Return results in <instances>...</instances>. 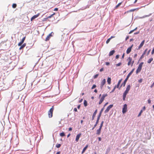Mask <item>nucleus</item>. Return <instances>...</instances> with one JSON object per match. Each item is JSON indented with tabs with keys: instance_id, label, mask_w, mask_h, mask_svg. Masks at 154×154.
<instances>
[{
	"instance_id": "nucleus-55",
	"label": "nucleus",
	"mask_w": 154,
	"mask_h": 154,
	"mask_svg": "<svg viewBox=\"0 0 154 154\" xmlns=\"http://www.w3.org/2000/svg\"><path fill=\"white\" fill-rule=\"evenodd\" d=\"M116 88V86H115V87H114V88L113 89V90H112V92H113V91H114L115 90V88Z\"/></svg>"
},
{
	"instance_id": "nucleus-26",
	"label": "nucleus",
	"mask_w": 154,
	"mask_h": 154,
	"mask_svg": "<svg viewBox=\"0 0 154 154\" xmlns=\"http://www.w3.org/2000/svg\"><path fill=\"white\" fill-rule=\"evenodd\" d=\"M84 104L85 106H87V102L86 100H84Z\"/></svg>"
},
{
	"instance_id": "nucleus-31",
	"label": "nucleus",
	"mask_w": 154,
	"mask_h": 154,
	"mask_svg": "<svg viewBox=\"0 0 154 154\" xmlns=\"http://www.w3.org/2000/svg\"><path fill=\"white\" fill-rule=\"evenodd\" d=\"M12 8H15L17 7V5L16 4H13L12 5Z\"/></svg>"
},
{
	"instance_id": "nucleus-63",
	"label": "nucleus",
	"mask_w": 154,
	"mask_h": 154,
	"mask_svg": "<svg viewBox=\"0 0 154 154\" xmlns=\"http://www.w3.org/2000/svg\"><path fill=\"white\" fill-rule=\"evenodd\" d=\"M70 134H69L67 136V137L68 138L69 137V136H70Z\"/></svg>"
},
{
	"instance_id": "nucleus-48",
	"label": "nucleus",
	"mask_w": 154,
	"mask_h": 154,
	"mask_svg": "<svg viewBox=\"0 0 154 154\" xmlns=\"http://www.w3.org/2000/svg\"><path fill=\"white\" fill-rule=\"evenodd\" d=\"M103 69H104L103 68H102L100 69V72H102L103 70Z\"/></svg>"
},
{
	"instance_id": "nucleus-9",
	"label": "nucleus",
	"mask_w": 154,
	"mask_h": 154,
	"mask_svg": "<svg viewBox=\"0 0 154 154\" xmlns=\"http://www.w3.org/2000/svg\"><path fill=\"white\" fill-rule=\"evenodd\" d=\"M106 80L105 79H104L100 83V87L101 89H102L103 87V86L106 83Z\"/></svg>"
},
{
	"instance_id": "nucleus-41",
	"label": "nucleus",
	"mask_w": 154,
	"mask_h": 154,
	"mask_svg": "<svg viewBox=\"0 0 154 154\" xmlns=\"http://www.w3.org/2000/svg\"><path fill=\"white\" fill-rule=\"evenodd\" d=\"M121 64H122V63H118V64H116V66H120L121 65Z\"/></svg>"
},
{
	"instance_id": "nucleus-50",
	"label": "nucleus",
	"mask_w": 154,
	"mask_h": 154,
	"mask_svg": "<svg viewBox=\"0 0 154 154\" xmlns=\"http://www.w3.org/2000/svg\"><path fill=\"white\" fill-rule=\"evenodd\" d=\"M122 81V79H121L119 81V82H118V83H119L120 84V83H121V82Z\"/></svg>"
},
{
	"instance_id": "nucleus-2",
	"label": "nucleus",
	"mask_w": 154,
	"mask_h": 154,
	"mask_svg": "<svg viewBox=\"0 0 154 154\" xmlns=\"http://www.w3.org/2000/svg\"><path fill=\"white\" fill-rule=\"evenodd\" d=\"M127 60L128 61V65L130 66L131 64V66H132L134 62V61H132V58L131 57H129L127 59Z\"/></svg>"
},
{
	"instance_id": "nucleus-25",
	"label": "nucleus",
	"mask_w": 154,
	"mask_h": 154,
	"mask_svg": "<svg viewBox=\"0 0 154 154\" xmlns=\"http://www.w3.org/2000/svg\"><path fill=\"white\" fill-rule=\"evenodd\" d=\"M147 50V49L144 52V53L140 57V59H141L142 58H143L144 57V56L145 54L146 53V51Z\"/></svg>"
},
{
	"instance_id": "nucleus-64",
	"label": "nucleus",
	"mask_w": 154,
	"mask_h": 154,
	"mask_svg": "<svg viewBox=\"0 0 154 154\" xmlns=\"http://www.w3.org/2000/svg\"><path fill=\"white\" fill-rule=\"evenodd\" d=\"M94 92H95V93H97V89H95L94 90Z\"/></svg>"
},
{
	"instance_id": "nucleus-47",
	"label": "nucleus",
	"mask_w": 154,
	"mask_h": 154,
	"mask_svg": "<svg viewBox=\"0 0 154 154\" xmlns=\"http://www.w3.org/2000/svg\"><path fill=\"white\" fill-rule=\"evenodd\" d=\"M119 55H117L116 56V59H118L119 58Z\"/></svg>"
},
{
	"instance_id": "nucleus-28",
	"label": "nucleus",
	"mask_w": 154,
	"mask_h": 154,
	"mask_svg": "<svg viewBox=\"0 0 154 154\" xmlns=\"http://www.w3.org/2000/svg\"><path fill=\"white\" fill-rule=\"evenodd\" d=\"M60 136L61 137H63L65 136L64 133L62 132L60 134Z\"/></svg>"
},
{
	"instance_id": "nucleus-10",
	"label": "nucleus",
	"mask_w": 154,
	"mask_h": 154,
	"mask_svg": "<svg viewBox=\"0 0 154 154\" xmlns=\"http://www.w3.org/2000/svg\"><path fill=\"white\" fill-rule=\"evenodd\" d=\"M26 38V36L24 37L21 40V41L19 42L18 44V46H21L22 44L23 43L25 39Z\"/></svg>"
},
{
	"instance_id": "nucleus-43",
	"label": "nucleus",
	"mask_w": 154,
	"mask_h": 154,
	"mask_svg": "<svg viewBox=\"0 0 154 154\" xmlns=\"http://www.w3.org/2000/svg\"><path fill=\"white\" fill-rule=\"evenodd\" d=\"M120 84L119 83H118V84L116 86V87L117 88H119V85H120Z\"/></svg>"
},
{
	"instance_id": "nucleus-33",
	"label": "nucleus",
	"mask_w": 154,
	"mask_h": 154,
	"mask_svg": "<svg viewBox=\"0 0 154 154\" xmlns=\"http://www.w3.org/2000/svg\"><path fill=\"white\" fill-rule=\"evenodd\" d=\"M134 69H133L130 72H129V73L128 74L129 75H131L132 74V73L134 71Z\"/></svg>"
},
{
	"instance_id": "nucleus-1",
	"label": "nucleus",
	"mask_w": 154,
	"mask_h": 154,
	"mask_svg": "<svg viewBox=\"0 0 154 154\" xmlns=\"http://www.w3.org/2000/svg\"><path fill=\"white\" fill-rule=\"evenodd\" d=\"M54 110V107L52 106V107L50 109L48 112L49 117L51 118L53 116V112Z\"/></svg>"
},
{
	"instance_id": "nucleus-40",
	"label": "nucleus",
	"mask_w": 154,
	"mask_h": 154,
	"mask_svg": "<svg viewBox=\"0 0 154 154\" xmlns=\"http://www.w3.org/2000/svg\"><path fill=\"white\" fill-rule=\"evenodd\" d=\"M135 10V9H131L130 11H128L127 12H132V11H134Z\"/></svg>"
},
{
	"instance_id": "nucleus-14",
	"label": "nucleus",
	"mask_w": 154,
	"mask_h": 154,
	"mask_svg": "<svg viewBox=\"0 0 154 154\" xmlns=\"http://www.w3.org/2000/svg\"><path fill=\"white\" fill-rule=\"evenodd\" d=\"M145 42V40H143L140 44V45L138 47V49H140V48H142V47L143 46V45L144 44Z\"/></svg>"
},
{
	"instance_id": "nucleus-7",
	"label": "nucleus",
	"mask_w": 154,
	"mask_h": 154,
	"mask_svg": "<svg viewBox=\"0 0 154 154\" xmlns=\"http://www.w3.org/2000/svg\"><path fill=\"white\" fill-rule=\"evenodd\" d=\"M113 106V104H111L109 105L106 109L105 111V113H107L110 109Z\"/></svg>"
},
{
	"instance_id": "nucleus-60",
	"label": "nucleus",
	"mask_w": 154,
	"mask_h": 154,
	"mask_svg": "<svg viewBox=\"0 0 154 154\" xmlns=\"http://www.w3.org/2000/svg\"><path fill=\"white\" fill-rule=\"evenodd\" d=\"M142 79H140V80H139V82H142Z\"/></svg>"
},
{
	"instance_id": "nucleus-32",
	"label": "nucleus",
	"mask_w": 154,
	"mask_h": 154,
	"mask_svg": "<svg viewBox=\"0 0 154 154\" xmlns=\"http://www.w3.org/2000/svg\"><path fill=\"white\" fill-rule=\"evenodd\" d=\"M61 144H57L56 145V147L57 148H59L60 147Z\"/></svg>"
},
{
	"instance_id": "nucleus-36",
	"label": "nucleus",
	"mask_w": 154,
	"mask_h": 154,
	"mask_svg": "<svg viewBox=\"0 0 154 154\" xmlns=\"http://www.w3.org/2000/svg\"><path fill=\"white\" fill-rule=\"evenodd\" d=\"M137 29V28H136L135 29L133 30H132L129 33V34H131V33H132L134 30H136Z\"/></svg>"
},
{
	"instance_id": "nucleus-11",
	"label": "nucleus",
	"mask_w": 154,
	"mask_h": 154,
	"mask_svg": "<svg viewBox=\"0 0 154 154\" xmlns=\"http://www.w3.org/2000/svg\"><path fill=\"white\" fill-rule=\"evenodd\" d=\"M40 14L38 13L36 15H34L31 17V21H32L33 20L37 17Z\"/></svg>"
},
{
	"instance_id": "nucleus-8",
	"label": "nucleus",
	"mask_w": 154,
	"mask_h": 154,
	"mask_svg": "<svg viewBox=\"0 0 154 154\" xmlns=\"http://www.w3.org/2000/svg\"><path fill=\"white\" fill-rule=\"evenodd\" d=\"M100 116H98L97 117V120H96V122L95 124L94 125V127L93 128L92 130H93L94 128L97 126V124L99 122V120L100 119Z\"/></svg>"
},
{
	"instance_id": "nucleus-16",
	"label": "nucleus",
	"mask_w": 154,
	"mask_h": 154,
	"mask_svg": "<svg viewBox=\"0 0 154 154\" xmlns=\"http://www.w3.org/2000/svg\"><path fill=\"white\" fill-rule=\"evenodd\" d=\"M130 88V85H128L126 88L125 91L126 92L128 93L129 91Z\"/></svg>"
},
{
	"instance_id": "nucleus-38",
	"label": "nucleus",
	"mask_w": 154,
	"mask_h": 154,
	"mask_svg": "<svg viewBox=\"0 0 154 154\" xmlns=\"http://www.w3.org/2000/svg\"><path fill=\"white\" fill-rule=\"evenodd\" d=\"M98 74H96L95 75L94 77H93V78L94 79H96V78H97V77H98Z\"/></svg>"
},
{
	"instance_id": "nucleus-5",
	"label": "nucleus",
	"mask_w": 154,
	"mask_h": 154,
	"mask_svg": "<svg viewBox=\"0 0 154 154\" xmlns=\"http://www.w3.org/2000/svg\"><path fill=\"white\" fill-rule=\"evenodd\" d=\"M127 111V106L126 104H125L123 105V107L122 109V112L123 114L126 112Z\"/></svg>"
},
{
	"instance_id": "nucleus-6",
	"label": "nucleus",
	"mask_w": 154,
	"mask_h": 154,
	"mask_svg": "<svg viewBox=\"0 0 154 154\" xmlns=\"http://www.w3.org/2000/svg\"><path fill=\"white\" fill-rule=\"evenodd\" d=\"M130 76V75H129L128 74V75H127V76L126 78L124 80L123 83L122 84V85L120 87H122V86L123 85L124 87L125 86V84L126 83V82L127 81V80H128V79Z\"/></svg>"
},
{
	"instance_id": "nucleus-17",
	"label": "nucleus",
	"mask_w": 154,
	"mask_h": 154,
	"mask_svg": "<svg viewBox=\"0 0 154 154\" xmlns=\"http://www.w3.org/2000/svg\"><path fill=\"white\" fill-rule=\"evenodd\" d=\"M97 109L93 113V115H92V120H93L94 119V118L95 116L96 115L97 113Z\"/></svg>"
},
{
	"instance_id": "nucleus-27",
	"label": "nucleus",
	"mask_w": 154,
	"mask_h": 154,
	"mask_svg": "<svg viewBox=\"0 0 154 154\" xmlns=\"http://www.w3.org/2000/svg\"><path fill=\"white\" fill-rule=\"evenodd\" d=\"M122 2L119 3L115 7V9H117L122 4Z\"/></svg>"
},
{
	"instance_id": "nucleus-15",
	"label": "nucleus",
	"mask_w": 154,
	"mask_h": 154,
	"mask_svg": "<svg viewBox=\"0 0 154 154\" xmlns=\"http://www.w3.org/2000/svg\"><path fill=\"white\" fill-rule=\"evenodd\" d=\"M101 129H102L101 128H99L98 129H97V130L96 134L97 135H99L100 134Z\"/></svg>"
},
{
	"instance_id": "nucleus-4",
	"label": "nucleus",
	"mask_w": 154,
	"mask_h": 154,
	"mask_svg": "<svg viewBox=\"0 0 154 154\" xmlns=\"http://www.w3.org/2000/svg\"><path fill=\"white\" fill-rule=\"evenodd\" d=\"M107 94H103V95L102 97L100 98V100L99 102V104H101L103 101L104 100L105 97L107 96Z\"/></svg>"
},
{
	"instance_id": "nucleus-35",
	"label": "nucleus",
	"mask_w": 154,
	"mask_h": 154,
	"mask_svg": "<svg viewBox=\"0 0 154 154\" xmlns=\"http://www.w3.org/2000/svg\"><path fill=\"white\" fill-rule=\"evenodd\" d=\"M142 112H143V110H141L140 112L139 113L138 115V117L140 116H141V113Z\"/></svg>"
},
{
	"instance_id": "nucleus-62",
	"label": "nucleus",
	"mask_w": 154,
	"mask_h": 154,
	"mask_svg": "<svg viewBox=\"0 0 154 154\" xmlns=\"http://www.w3.org/2000/svg\"><path fill=\"white\" fill-rule=\"evenodd\" d=\"M146 109V107H145V106H144L143 108V110H145Z\"/></svg>"
},
{
	"instance_id": "nucleus-20",
	"label": "nucleus",
	"mask_w": 154,
	"mask_h": 154,
	"mask_svg": "<svg viewBox=\"0 0 154 154\" xmlns=\"http://www.w3.org/2000/svg\"><path fill=\"white\" fill-rule=\"evenodd\" d=\"M88 147V145H87L86 146L83 148L82 151V154L83 153L85 152V151Z\"/></svg>"
},
{
	"instance_id": "nucleus-39",
	"label": "nucleus",
	"mask_w": 154,
	"mask_h": 154,
	"mask_svg": "<svg viewBox=\"0 0 154 154\" xmlns=\"http://www.w3.org/2000/svg\"><path fill=\"white\" fill-rule=\"evenodd\" d=\"M53 34L54 33L52 32L51 33H50L48 35H49L51 37H52L53 36Z\"/></svg>"
},
{
	"instance_id": "nucleus-12",
	"label": "nucleus",
	"mask_w": 154,
	"mask_h": 154,
	"mask_svg": "<svg viewBox=\"0 0 154 154\" xmlns=\"http://www.w3.org/2000/svg\"><path fill=\"white\" fill-rule=\"evenodd\" d=\"M132 46L133 45L128 48L126 51L127 54H129L131 52Z\"/></svg>"
},
{
	"instance_id": "nucleus-3",
	"label": "nucleus",
	"mask_w": 154,
	"mask_h": 154,
	"mask_svg": "<svg viewBox=\"0 0 154 154\" xmlns=\"http://www.w3.org/2000/svg\"><path fill=\"white\" fill-rule=\"evenodd\" d=\"M143 64V62H141L140 64L137 69L136 70V73H137V74L138 73V72H140L141 71V69H142V65Z\"/></svg>"
},
{
	"instance_id": "nucleus-24",
	"label": "nucleus",
	"mask_w": 154,
	"mask_h": 154,
	"mask_svg": "<svg viewBox=\"0 0 154 154\" xmlns=\"http://www.w3.org/2000/svg\"><path fill=\"white\" fill-rule=\"evenodd\" d=\"M153 59L152 58H149L147 61V63H151Z\"/></svg>"
},
{
	"instance_id": "nucleus-59",
	"label": "nucleus",
	"mask_w": 154,
	"mask_h": 154,
	"mask_svg": "<svg viewBox=\"0 0 154 154\" xmlns=\"http://www.w3.org/2000/svg\"><path fill=\"white\" fill-rule=\"evenodd\" d=\"M153 86H154V82L152 84V85H151V88Z\"/></svg>"
},
{
	"instance_id": "nucleus-61",
	"label": "nucleus",
	"mask_w": 154,
	"mask_h": 154,
	"mask_svg": "<svg viewBox=\"0 0 154 154\" xmlns=\"http://www.w3.org/2000/svg\"><path fill=\"white\" fill-rule=\"evenodd\" d=\"M60 152L59 151V152H57L56 153V154H60Z\"/></svg>"
},
{
	"instance_id": "nucleus-42",
	"label": "nucleus",
	"mask_w": 154,
	"mask_h": 154,
	"mask_svg": "<svg viewBox=\"0 0 154 154\" xmlns=\"http://www.w3.org/2000/svg\"><path fill=\"white\" fill-rule=\"evenodd\" d=\"M96 85H93L92 88H91V89H94V88H95L96 87Z\"/></svg>"
},
{
	"instance_id": "nucleus-56",
	"label": "nucleus",
	"mask_w": 154,
	"mask_h": 154,
	"mask_svg": "<svg viewBox=\"0 0 154 154\" xmlns=\"http://www.w3.org/2000/svg\"><path fill=\"white\" fill-rule=\"evenodd\" d=\"M98 140L99 141H100L101 140V138L100 137H98Z\"/></svg>"
},
{
	"instance_id": "nucleus-23",
	"label": "nucleus",
	"mask_w": 154,
	"mask_h": 154,
	"mask_svg": "<svg viewBox=\"0 0 154 154\" xmlns=\"http://www.w3.org/2000/svg\"><path fill=\"white\" fill-rule=\"evenodd\" d=\"M50 38H51V37L49 35H48L46 37V38L45 41L46 42L47 41L49 40Z\"/></svg>"
},
{
	"instance_id": "nucleus-54",
	"label": "nucleus",
	"mask_w": 154,
	"mask_h": 154,
	"mask_svg": "<svg viewBox=\"0 0 154 154\" xmlns=\"http://www.w3.org/2000/svg\"><path fill=\"white\" fill-rule=\"evenodd\" d=\"M129 38V36H127L126 37V38H125V40H127V39H128Z\"/></svg>"
},
{
	"instance_id": "nucleus-21",
	"label": "nucleus",
	"mask_w": 154,
	"mask_h": 154,
	"mask_svg": "<svg viewBox=\"0 0 154 154\" xmlns=\"http://www.w3.org/2000/svg\"><path fill=\"white\" fill-rule=\"evenodd\" d=\"M21 46L19 48V49L20 50H21V49L23 48L26 46V44L24 43L22 45H21Z\"/></svg>"
},
{
	"instance_id": "nucleus-13",
	"label": "nucleus",
	"mask_w": 154,
	"mask_h": 154,
	"mask_svg": "<svg viewBox=\"0 0 154 154\" xmlns=\"http://www.w3.org/2000/svg\"><path fill=\"white\" fill-rule=\"evenodd\" d=\"M81 135V133L77 135L76 136V139H75V141L76 142H78L79 141V138L80 137Z\"/></svg>"
},
{
	"instance_id": "nucleus-30",
	"label": "nucleus",
	"mask_w": 154,
	"mask_h": 154,
	"mask_svg": "<svg viewBox=\"0 0 154 154\" xmlns=\"http://www.w3.org/2000/svg\"><path fill=\"white\" fill-rule=\"evenodd\" d=\"M103 109H104V108H103L101 109L98 116H101L102 112L103 111Z\"/></svg>"
},
{
	"instance_id": "nucleus-49",
	"label": "nucleus",
	"mask_w": 154,
	"mask_h": 154,
	"mask_svg": "<svg viewBox=\"0 0 154 154\" xmlns=\"http://www.w3.org/2000/svg\"><path fill=\"white\" fill-rule=\"evenodd\" d=\"M83 101V99H81V100H80L79 101V103H80L81 102H82Z\"/></svg>"
},
{
	"instance_id": "nucleus-18",
	"label": "nucleus",
	"mask_w": 154,
	"mask_h": 154,
	"mask_svg": "<svg viewBox=\"0 0 154 154\" xmlns=\"http://www.w3.org/2000/svg\"><path fill=\"white\" fill-rule=\"evenodd\" d=\"M115 52V51L114 50H112L111 51L109 54V56H110L113 54Z\"/></svg>"
},
{
	"instance_id": "nucleus-29",
	"label": "nucleus",
	"mask_w": 154,
	"mask_h": 154,
	"mask_svg": "<svg viewBox=\"0 0 154 154\" xmlns=\"http://www.w3.org/2000/svg\"><path fill=\"white\" fill-rule=\"evenodd\" d=\"M103 123H104L103 121H102L100 124V125L99 128L102 129V128L103 126Z\"/></svg>"
},
{
	"instance_id": "nucleus-45",
	"label": "nucleus",
	"mask_w": 154,
	"mask_h": 154,
	"mask_svg": "<svg viewBox=\"0 0 154 154\" xmlns=\"http://www.w3.org/2000/svg\"><path fill=\"white\" fill-rule=\"evenodd\" d=\"M105 63H106V65L107 66L109 65V62H106Z\"/></svg>"
},
{
	"instance_id": "nucleus-37",
	"label": "nucleus",
	"mask_w": 154,
	"mask_h": 154,
	"mask_svg": "<svg viewBox=\"0 0 154 154\" xmlns=\"http://www.w3.org/2000/svg\"><path fill=\"white\" fill-rule=\"evenodd\" d=\"M111 40V38H108L106 41V44H108L109 42V41H110Z\"/></svg>"
},
{
	"instance_id": "nucleus-46",
	"label": "nucleus",
	"mask_w": 154,
	"mask_h": 154,
	"mask_svg": "<svg viewBox=\"0 0 154 154\" xmlns=\"http://www.w3.org/2000/svg\"><path fill=\"white\" fill-rule=\"evenodd\" d=\"M58 10V8H56L54 10V11H57Z\"/></svg>"
},
{
	"instance_id": "nucleus-19",
	"label": "nucleus",
	"mask_w": 154,
	"mask_h": 154,
	"mask_svg": "<svg viewBox=\"0 0 154 154\" xmlns=\"http://www.w3.org/2000/svg\"><path fill=\"white\" fill-rule=\"evenodd\" d=\"M128 93L126 92H125L124 93L123 95V100H125V97H126V95Z\"/></svg>"
},
{
	"instance_id": "nucleus-58",
	"label": "nucleus",
	"mask_w": 154,
	"mask_h": 154,
	"mask_svg": "<svg viewBox=\"0 0 154 154\" xmlns=\"http://www.w3.org/2000/svg\"><path fill=\"white\" fill-rule=\"evenodd\" d=\"M80 107V105H79L77 106V108L78 109H79Z\"/></svg>"
},
{
	"instance_id": "nucleus-53",
	"label": "nucleus",
	"mask_w": 154,
	"mask_h": 154,
	"mask_svg": "<svg viewBox=\"0 0 154 154\" xmlns=\"http://www.w3.org/2000/svg\"><path fill=\"white\" fill-rule=\"evenodd\" d=\"M124 56H125V53H124L122 55V59H123L124 58Z\"/></svg>"
},
{
	"instance_id": "nucleus-44",
	"label": "nucleus",
	"mask_w": 154,
	"mask_h": 154,
	"mask_svg": "<svg viewBox=\"0 0 154 154\" xmlns=\"http://www.w3.org/2000/svg\"><path fill=\"white\" fill-rule=\"evenodd\" d=\"M73 110L74 111H75V112H77V109L76 108H74V109H73Z\"/></svg>"
},
{
	"instance_id": "nucleus-22",
	"label": "nucleus",
	"mask_w": 154,
	"mask_h": 154,
	"mask_svg": "<svg viewBox=\"0 0 154 154\" xmlns=\"http://www.w3.org/2000/svg\"><path fill=\"white\" fill-rule=\"evenodd\" d=\"M107 82L108 83L109 85L111 84V79L110 78H109V77L108 78L107 80Z\"/></svg>"
},
{
	"instance_id": "nucleus-51",
	"label": "nucleus",
	"mask_w": 154,
	"mask_h": 154,
	"mask_svg": "<svg viewBox=\"0 0 154 154\" xmlns=\"http://www.w3.org/2000/svg\"><path fill=\"white\" fill-rule=\"evenodd\" d=\"M151 100L150 99H149L148 100V102L149 103H151Z\"/></svg>"
},
{
	"instance_id": "nucleus-34",
	"label": "nucleus",
	"mask_w": 154,
	"mask_h": 154,
	"mask_svg": "<svg viewBox=\"0 0 154 154\" xmlns=\"http://www.w3.org/2000/svg\"><path fill=\"white\" fill-rule=\"evenodd\" d=\"M55 13H54L53 14H52L51 15H50V16H48V18H51L54 15H55Z\"/></svg>"
},
{
	"instance_id": "nucleus-57",
	"label": "nucleus",
	"mask_w": 154,
	"mask_h": 154,
	"mask_svg": "<svg viewBox=\"0 0 154 154\" xmlns=\"http://www.w3.org/2000/svg\"><path fill=\"white\" fill-rule=\"evenodd\" d=\"M72 130V128H69V131H71Z\"/></svg>"
},
{
	"instance_id": "nucleus-52",
	"label": "nucleus",
	"mask_w": 154,
	"mask_h": 154,
	"mask_svg": "<svg viewBox=\"0 0 154 154\" xmlns=\"http://www.w3.org/2000/svg\"><path fill=\"white\" fill-rule=\"evenodd\" d=\"M108 102H107L106 103H105L104 105V107H105L107 104H108Z\"/></svg>"
}]
</instances>
